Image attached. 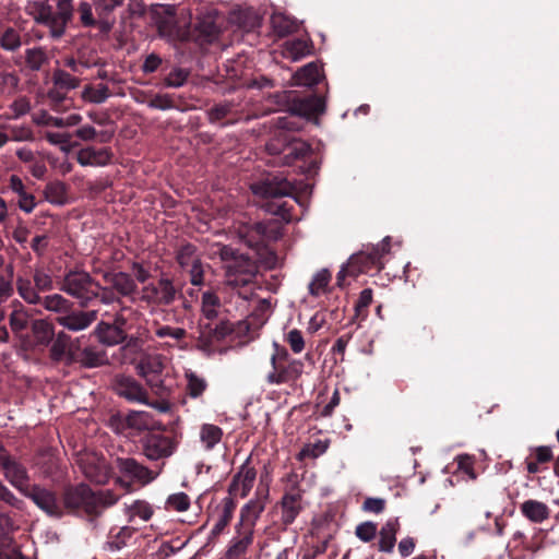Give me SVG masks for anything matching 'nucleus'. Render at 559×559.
I'll return each instance as SVG.
<instances>
[{"mask_svg":"<svg viewBox=\"0 0 559 559\" xmlns=\"http://www.w3.org/2000/svg\"><path fill=\"white\" fill-rule=\"evenodd\" d=\"M211 255H218L225 262V284L233 288L239 289L249 287L250 293H239L245 300H249L253 293L252 286L258 273V265L254 261L238 254L233 248L219 243L211 246Z\"/></svg>","mask_w":559,"mask_h":559,"instance_id":"f257e3e1","label":"nucleus"},{"mask_svg":"<svg viewBox=\"0 0 559 559\" xmlns=\"http://www.w3.org/2000/svg\"><path fill=\"white\" fill-rule=\"evenodd\" d=\"M124 0H81L75 9L79 23L84 28L108 33L115 25V11Z\"/></svg>","mask_w":559,"mask_h":559,"instance_id":"f03ea898","label":"nucleus"},{"mask_svg":"<svg viewBox=\"0 0 559 559\" xmlns=\"http://www.w3.org/2000/svg\"><path fill=\"white\" fill-rule=\"evenodd\" d=\"M19 296L31 306L38 305L41 294L55 288V281L49 269L35 265L29 273L19 274L15 280Z\"/></svg>","mask_w":559,"mask_h":559,"instance_id":"7ed1b4c3","label":"nucleus"},{"mask_svg":"<svg viewBox=\"0 0 559 559\" xmlns=\"http://www.w3.org/2000/svg\"><path fill=\"white\" fill-rule=\"evenodd\" d=\"M73 13V0H57L56 11L48 4H41L35 20L48 28L51 38L60 39L66 34Z\"/></svg>","mask_w":559,"mask_h":559,"instance_id":"20e7f679","label":"nucleus"},{"mask_svg":"<svg viewBox=\"0 0 559 559\" xmlns=\"http://www.w3.org/2000/svg\"><path fill=\"white\" fill-rule=\"evenodd\" d=\"M60 290L79 300L81 307H86L98 296V285L84 271H70L60 284Z\"/></svg>","mask_w":559,"mask_h":559,"instance_id":"39448f33","label":"nucleus"},{"mask_svg":"<svg viewBox=\"0 0 559 559\" xmlns=\"http://www.w3.org/2000/svg\"><path fill=\"white\" fill-rule=\"evenodd\" d=\"M116 467L123 477L128 478V480L122 477L116 479V484L126 491H131L132 484L145 486L158 476V473L139 463L133 457H117Z\"/></svg>","mask_w":559,"mask_h":559,"instance_id":"423d86ee","label":"nucleus"},{"mask_svg":"<svg viewBox=\"0 0 559 559\" xmlns=\"http://www.w3.org/2000/svg\"><path fill=\"white\" fill-rule=\"evenodd\" d=\"M266 150L271 155L280 156L282 165L290 166L310 154V145L302 140H287L285 134L273 138Z\"/></svg>","mask_w":559,"mask_h":559,"instance_id":"0eeeda50","label":"nucleus"},{"mask_svg":"<svg viewBox=\"0 0 559 559\" xmlns=\"http://www.w3.org/2000/svg\"><path fill=\"white\" fill-rule=\"evenodd\" d=\"M307 189V185L302 182L294 183L283 177H273L251 186V190L255 195L262 198L292 197L296 201H298L296 194Z\"/></svg>","mask_w":559,"mask_h":559,"instance_id":"6e6552de","label":"nucleus"},{"mask_svg":"<svg viewBox=\"0 0 559 559\" xmlns=\"http://www.w3.org/2000/svg\"><path fill=\"white\" fill-rule=\"evenodd\" d=\"M135 370L146 384L156 393L164 389L162 373L164 370L163 357L157 354L142 356L135 365Z\"/></svg>","mask_w":559,"mask_h":559,"instance_id":"1a4fd4ad","label":"nucleus"},{"mask_svg":"<svg viewBox=\"0 0 559 559\" xmlns=\"http://www.w3.org/2000/svg\"><path fill=\"white\" fill-rule=\"evenodd\" d=\"M144 456L150 461L170 457L177 450V441L168 436L151 433L141 441Z\"/></svg>","mask_w":559,"mask_h":559,"instance_id":"9d476101","label":"nucleus"},{"mask_svg":"<svg viewBox=\"0 0 559 559\" xmlns=\"http://www.w3.org/2000/svg\"><path fill=\"white\" fill-rule=\"evenodd\" d=\"M78 463L82 473L91 481L105 484L110 476V467L107 460L95 452H85L80 455Z\"/></svg>","mask_w":559,"mask_h":559,"instance_id":"9b49d317","label":"nucleus"},{"mask_svg":"<svg viewBox=\"0 0 559 559\" xmlns=\"http://www.w3.org/2000/svg\"><path fill=\"white\" fill-rule=\"evenodd\" d=\"M22 495L31 499L47 515L53 518L62 515V506L55 491L40 485H32Z\"/></svg>","mask_w":559,"mask_h":559,"instance_id":"f8f14e48","label":"nucleus"},{"mask_svg":"<svg viewBox=\"0 0 559 559\" xmlns=\"http://www.w3.org/2000/svg\"><path fill=\"white\" fill-rule=\"evenodd\" d=\"M177 290L173 282L162 277L156 283H150L142 288L141 299L147 304L167 306L176 299Z\"/></svg>","mask_w":559,"mask_h":559,"instance_id":"ddd939ff","label":"nucleus"},{"mask_svg":"<svg viewBox=\"0 0 559 559\" xmlns=\"http://www.w3.org/2000/svg\"><path fill=\"white\" fill-rule=\"evenodd\" d=\"M273 370L266 376L270 384H283L297 381L304 372V362L299 359H292L286 366L276 365V355L271 357Z\"/></svg>","mask_w":559,"mask_h":559,"instance_id":"4468645a","label":"nucleus"},{"mask_svg":"<svg viewBox=\"0 0 559 559\" xmlns=\"http://www.w3.org/2000/svg\"><path fill=\"white\" fill-rule=\"evenodd\" d=\"M3 477L20 493H23L29 485V475L26 466L15 456L9 455L1 466Z\"/></svg>","mask_w":559,"mask_h":559,"instance_id":"2eb2a0df","label":"nucleus"},{"mask_svg":"<svg viewBox=\"0 0 559 559\" xmlns=\"http://www.w3.org/2000/svg\"><path fill=\"white\" fill-rule=\"evenodd\" d=\"M177 261L181 267L189 271L192 285L199 286L203 283L202 263L193 245L186 243L181 246L177 252Z\"/></svg>","mask_w":559,"mask_h":559,"instance_id":"dca6fc26","label":"nucleus"},{"mask_svg":"<svg viewBox=\"0 0 559 559\" xmlns=\"http://www.w3.org/2000/svg\"><path fill=\"white\" fill-rule=\"evenodd\" d=\"M269 498V489L267 488H259L257 491V496L249 500L241 509L240 512V523L243 528H249L252 533H254V525L260 518L261 513L264 511L266 501Z\"/></svg>","mask_w":559,"mask_h":559,"instance_id":"f3484780","label":"nucleus"},{"mask_svg":"<svg viewBox=\"0 0 559 559\" xmlns=\"http://www.w3.org/2000/svg\"><path fill=\"white\" fill-rule=\"evenodd\" d=\"M63 504L68 509H82L92 514V489L85 484L69 486L63 492Z\"/></svg>","mask_w":559,"mask_h":559,"instance_id":"a211bd4d","label":"nucleus"},{"mask_svg":"<svg viewBox=\"0 0 559 559\" xmlns=\"http://www.w3.org/2000/svg\"><path fill=\"white\" fill-rule=\"evenodd\" d=\"M114 388L118 395L124 397L130 402L148 404L147 392L132 377L117 376L115 379Z\"/></svg>","mask_w":559,"mask_h":559,"instance_id":"6ab92c4d","label":"nucleus"},{"mask_svg":"<svg viewBox=\"0 0 559 559\" xmlns=\"http://www.w3.org/2000/svg\"><path fill=\"white\" fill-rule=\"evenodd\" d=\"M98 312L96 310L79 311L69 310L63 316L57 317V323L71 332H80L86 330L96 321Z\"/></svg>","mask_w":559,"mask_h":559,"instance_id":"aec40b11","label":"nucleus"},{"mask_svg":"<svg viewBox=\"0 0 559 559\" xmlns=\"http://www.w3.org/2000/svg\"><path fill=\"white\" fill-rule=\"evenodd\" d=\"M255 478L257 472L255 468L251 466L249 456L239 467L237 474L234 476L229 486V492L241 498L247 497L253 487Z\"/></svg>","mask_w":559,"mask_h":559,"instance_id":"412c9836","label":"nucleus"},{"mask_svg":"<svg viewBox=\"0 0 559 559\" xmlns=\"http://www.w3.org/2000/svg\"><path fill=\"white\" fill-rule=\"evenodd\" d=\"M290 111L307 119L317 118L325 111V102L320 96H309L293 100Z\"/></svg>","mask_w":559,"mask_h":559,"instance_id":"4be33fe9","label":"nucleus"},{"mask_svg":"<svg viewBox=\"0 0 559 559\" xmlns=\"http://www.w3.org/2000/svg\"><path fill=\"white\" fill-rule=\"evenodd\" d=\"M280 508L282 524L290 525L304 509L302 495L297 491L286 492L281 499Z\"/></svg>","mask_w":559,"mask_h":559,"instance_id":"5701e85b","label":"nucleus"},{"mask_svg":"<svg viewBox=\"0 0 559 559\" xmlns=\"http://www.w3.org/2000/svg\"><path fill=\"white\" fill-rule=\"evenodd\" d=\"M253 543V533L249 528L237 530L225 551V559H246L247 552Z\"/></svg>","mask_w":559,"mask_h":559,"instance_id":"b1692460","label":"nucleus"},{"mask_svg":"<svg viewBox=\"0 0 559 559\" xmlns=\"http://www.w3.org/2000/svg\"><path fill=\"white\" fill-rule=\"evenodd\" d=\"M78 163L81 166H105L111 159L108 148L85 147L78 152Z\"/></svg>","mask_w":559,"mask_h":559,"instance_id":"393cba45","label":"nucleus"},{"mask_svg":"<svg viewBox=\"0 0 559 559\" xmlns=\"http://www.w3.org/2000/svg\"><path fill=\"white\" fill-rule=\"evenodd\" d=\"M390 249V237H385L381 242L374 246L366 247L360 253L353 255L352 260L364 261L366 264L378 265L381 264V259Z\"/></svg>","mask_w":559,"mask_h":559,"instance_id":"a878e982","label":"nucleus"},{"mask_svg":"<svg viewBox=\"0 0 559 559\" xmlns=\"http://www.w3.org/2000/svg\"><path fill=\"white\" fill-rule=\"evenodd\" d=\"M105 281L112 286L122 296H131L136 289V283L132 276L124 272L106 273Z\"/></svg>","mask_w":559,"mask_h":559,"instance_id":"bb28decb","label":"nucleus"},{"mask_svg":"<svg viewBox=\"0 0 559 559\" xmlns=\"http://www.w3.org/2000/svg\"><path fill=\"white\" fill-rule=\"evenodd\" d=\"M233 332V325L228 321H221L212 326L211 324L201 325L200 341L206 345L225 338Z\"/></svg>","mask_w":559,"mask_h":559,"instance_id":"cd10ccee","label":"nucleus"},{"mask_svg":"<svg viewBox=\"0 0 559 559\" xmlns=\"http://www.w3.org/2000/svg\"><path fill=\"white\" fill-rule=\"evenodd\" d=\"M70 336L64 332H59L56 337L51 341L50 357L55 361L66 360L67 362H73L75 357L69 349Z\"/></svg>","mask_w":559,"mask_h":559,"instance_id":"c85d7f7f","label":"nucleus"},{"mask_svg":"<svg viewBox=\"0 0 559 559\" xmlns=\"http://www.w3.org/2000/svg\"><path fill=\"white\" fill-rule=\"evenodd\" d=\"M521 513L533 523H543L549 518V508L538 500H526L520 507Z\"/></svg>","mask_w":559,"mask_h":559,"instance_id":"c756f323","label":"nucleus"},{"mask_svg":"<svg viewBox=\"0 0 559 559\" xmlns=\"http://www.w3.org/2000/svg\"><path fill=\"white\" fill-rule=\"evenodd\" d=\"M271 25L274 33L280 37L293 34L299 28L298 21L283 12H274L271 15Z\"/></svg>","mask_w":559,"mask_h":559,"instance_id":"7c9ffc66","label":"nucleus"},{"mask_svg":"<svg viewBox=\"0 0 559 559\" xmlns=\"http://www.w3.org/2000/svg\"><path fill=\"white\" fill-rule=\"evenodd\" d=\"M98 341L105 345H117L124 340V332L121 326L99 322L95 329Z\"/></svg>","mask_w":559,"mask_h":559,"instance_id":"2f4dec72","label":"nucleus"},{"mask_svg":"<svg viewBox=\"0 0 559 559\" xmlns=\"http://www.w3.org/2000/svg\"><path fill=\"white\" fill-rule=\"evenodd\" d=\"M400 528L397 519H390L380 531L379 550L383 552H392L396 542V533Z\"/></svg>","mask_w":559,"mask_h":559,"instance_id":"473e14b6","label":"nucleus"},{"mask_svg":"<svg viewBox=\"0 0 559 559\" xmlns=\"http://www.w3.org/2000/svg\"><path fill=\"white\" fill-rule=\"evenodd\" d=\"M39 300L38 305L43 306L45 310L57 313L58 316H63L72 308V302L57 293L41 296Z\"/></svg>","mask_w":559,"mask_h":559,"instance_id":"72a5a7b5","label":"nucleus"},{"mask_svg":"<svg viewBox=\"0 0 559 559\" xmlns=\"http://www.w3.org/2000/svg\"><path fill=\"white\" fill-rule=\"evenodd\" d=\"M32 334L36 344L47 346L55 337V328L46 319H35L31 324Z\"/></svg>","mask_w":559,"mask_h":559,"instance_id":"f704fd0d","label":"nucleus"},{"mask_svg":"<svg viewBox=\"0 0 559 559\" xmlns=\"http://www.w3.org/2000/svg\"><path fill=\"white\" fill-rule=\"evenodd\" d=\"M86 368H96L108 364V357L103 349L96 347H85L75 360Z\"/></svg>","mask_w":559,"mask_h":559,"instance_id":"c9c22d12","label":"nucleus"},{"mask_svg":"<svg viewBox=\"0 0 559 559\" xmlns=\"http://www.w3.org/2000/svg\"><path fill=\"white\" fill-rule=\"evenodd\" d=\"M126 424L129 428L142 431L156 427V420L153 415L145 411H132L126 417Z\"/></svg>","mask_w":559,"mask_h":559,"instance_id":"e433bc0d","label":"nucleus"},{"mask_svg":"<svg viewBox=\"0 0 559 559\" xmlns=\"http://www.w3.org/2000/svg\"><path fill=\"white\" fill-rule=\"evenodd\" d=\"M320 79L321 68L314 62L306 64L294 75L295 84L300 86H313Z\"/></svg>","mask_w":559,"mask_h":559,"instance_id":"4c0bfd02","label":"nucleus"},{"mask_svg":"<svg viewBox=\"0 0 559 559\" xmlns=\"http://www.w3.org/2000/svg\"><path fill=\"white\" fill-rule=\"evenodd\" d=\"M111 96V92L106 84L86 85L81 93L83 100L91 104H103Z\"/></svg>","mask_w":559,"mask_h":559,"instance_id":"58836bf2","label":"nucleus"},{"mask_svg":"<svg viewBox=\"0 0 559 559\" xmlns=\"http://www.w3.org/2000/svg\"><path fill=\"white\" fill-rule=\"evenodd\" d=\"M119 498L120 497L110 489H104L97 492L92 491V502L94 504L92 514H100L105 509L116 504Z\"/></svg>","mask_w":559,"mask_h":559,"instance_id":"ea45409f","label":"nucleus"},{"mask_svg":"<svg viewBox=\"0 0 559 559\" xmlns=\"http://www.w3.org/2000/svg\"><path fill=\"white\" fill-rule=\"evenodd\" d=\"M124 512L129 522L134 521L136 518L142 521H148L153 515L152 507L143 500H135L131 504H126Z\"/></svg>","mask_w":559,"mask_h":559,"instance_id":"a19ab883","label":"nucleus"},{"mask_svg":"<svg viewBox=\"0 0 559 559\" xmlns=\"http://www.w3.org/2000/svg\"><path fill=\"white\" fill-rule=\"evenodd\" d=\"M223 430L215 425L204 424L200 429V441L205 450H212L221 440Z\"/></svg>","mask_w":559,"mask_h":559,"instance_id":"79ce46f5","label":"nucleus"},{"mask_svg":"<svg viewBox=\"0 0 559 559\" xmlns=\"http://www.w3.org/2000/svg\"><path fill=\"white\" fill-rule=\"evenodd\" d=\"M218 296L212 292H204L202 295L201 311L205 319L214 320L218 317L221 309Z\"/></svg>","mask_w":559,"mask_h":559,"instance_id":"37998d69","label":"nucleus"},{"mask_svg":"<svg viewBox=\"0 0 559 559\" xmlns=\"http://www.w3.org/2000/svg\"><path fill=\"white\" fill-rule=\"evenodd\" d=\"M187 392L192 399L200 397L207 388L206 380L192 370H186Z\"/></svg>","mask_w":559,"mask_h":559,"instance_id":"c03bdc74","label":"nucleus"},{"mask_svg":"<svg viewBox=\"0 0 559 559\" xmlns=\"http://www.w3.org/2000/svg\"><path fill=\"white\" fill-rule=\"evenodd\" d=\"M31 316L27 309L19 302L9 317L10 328L14 333H20L28 325Z\"/></svg>","mask_w":559,"mask_h":559,"instance_id":"a18cd8bd","label":"nucleus"},{"mask_svg":"<svg viewBox=\"0 0 559 559\" xmlns=\"http://www.w3.org/2000/svg\"><path fill=\"white\" fill-rule=\"evenodd\" d=\"M48 61L46 51L40 47L26 49L25 63L32 71H39L43 66Z\"/></svg>","mask_w":559,"mask_h":559,"instance_id":"49530a36","label":"nucleus"},{"mask_svg":"<svg viewBox=\"0 0 559 559\" xmlns=\"http://www.w3.org/2000/svg\"><path fill=\"white\" fill-rule=\"evenodd\" d=\"M310 53V46L305 39H294L285 44V55L294 61H297Z\"/></svg>","mask_w":559,"mask_h":559,"instance_id":"de8ad7c7","label":"nucleus"},{"mask_svg":"<svg viewBox=\"0 0 559 559\" xmlns=\"http://www.w3.org/2000/svg\"><path fill=\"white\" fill-rule=\"evenodd\" d=\"M20 88V78L14 72L0 73V94L14 95Z\"/></svg>","mask_w":559,"mask_h":559,"instance_id":"09e8293b","label":"nucleus"},{"mask_svg":"<svg viewBox=\"0 0 559 559\" xmlns=\"http://www.w3.org/2000/svg\"><path fill=\"white\" fill-rule=\"evenodd\" d=\"M134 533V528L130 526L121 527L110 539L107 542V547L111 551H118L122 549L129 539H131Z\"/></svg>","mask_w":559,"mask_h":559,"instance_id":"8fccbe9b","label":"nucleus"},{"mask_svg":"<svg viewBox=\"0 0 559 559\" xmlns=\"http://www.w3.org/2000/svg\"><path fill=\"white\" fill-rule=\"evenodd\" d=\"M331 274L326 269H322L317 272L312 281L309 284V293L312 296H320L325 292L328 284L330 283Z\"/></svg>","mask_w":559,"mask_h":559,"instance_id":"3c124183","label":"nucleus"},{"mask_svg":"<svg viewBox=\"0 0 559 559\" xmlns=\"http://www.w3.org/2000/svg\"><path fill=\"white\" fill-rule=\"evenodd\" d=\"M52 82L57 87L66 91L74 90L80 85V80L78 78L61 69L55 70L52 74Z\"/></svg>","mask_w":559,"mask_h":559,"instance_id":"603ef678","label":"nucleus"},{"mask_svg":"<svg viewBox=\"0 0 559 559\" xmlns=\"http://www.w3.org/2000/svg\"><path fill=\"white\" fill-rule=\"evenodd\" d=\"M234 507L231 503H226L218 512L215 518V523L212 527V535H219L225 527L229 524L233 518Z\"/></svg>","mask_w":559,"mask_h":559,"instance_id":"864d4df0","label":"nucleus"},{"mask_svg":"<svg viewBox=\"0 0 559 559\" xmlns=\"http://www.w3.org/2000/svg\"><path fill=\"white\" fill-rule=\"evenodd\" d=\"M22 45L19 31L12 27L5 28L0 36V46L8 51H14Z\"/></svg>","mask_w":559,"mask_h":559,"instance_id":"5fc2aeb1","label":"nucleus"},{"mask_svg":"<svg viewBox=\"0 0 559 559\" xmlns=\"http://www.w3.org/2000/svg\"><path fill=\"white\" fill-rule=\"evenodd\" d=\"M190 498L185 492L170 495L166 500V509L169 511L185 512L190 508Z\"/></svg>","mask_w":559,"mask_h":559,"instance_id":"6e6d98bb","label":"nucleus"},{"mask_svg":"<svg viewBox=\"0 0 559 559\" xmlns=\"http://www.w3.org/2000/svg\"><path fill=\"white\" fill-rule=\"evenodd\" d=\"M31 102L27 97L21 96L14 99L10 106V117L11 119H19L25 115H27L31 110Z\"/></svg>","mask_w":559,"mask_h":559,"instance_id":"4d7b16f0","label":"nucleus"},{"mask_svg":"<svg viewBox=\"0 0 559 559\" xmlns=\"http://www.w3.org/2000/svg\"><path fill=\"white\" fill-rule=\"evenodd\" d=\"M189 71L182 68L173 69L165 78L164 83L167 87H181L188 80Z\"/></svg>","mask_w":559,"mask_h":559,"instance_id":"13d9d810","label":"nucleus"},{"mask_svg":"<svg viewBox=\"0 0 559 559\" xmlns=\"http://www.w3.org/2000/svg\"><path fill=\"white\" fill-rule=\"evenodd\" d=\"M45 139L51 144L59 146L61 151L69 152L71 148L70 133L67 132H45Z\"/></svg>","mask_w":559,"mask_h":559,"instance_id":"bf43d9fd","label":"nucleus"},{"mask_svg":"<svg viewBox=\"0 0 559 559\" xmlns=\"http://www.w3.org/2000/svg\"><path fill=\"white\" fill-rule=\"evenodd\" d=\"M195 27L207 37H212L216 35L218 32V28L215 23V17L212 13H207L199 17Z\"/></svg>","mask_w":559,"mask_h":559,"instance_id":"052dcab7","label":"nucleus"},{"mask_svg":"<svg viewBox=\"0 0 559 559\" xmlns=\"http://www.w3.org/2000/svg\"><path fill=\"white\" fill-rule=\"evenodd\" d=\"M155 335L159 338L170 337L177 342H180L186 337L187 331L182 328L162 325L156 329Z\"/></svg>","mask_w":559,"mask_h":559,"instance_id":"680f3d73","label":"nucleus"},{"mask_svg":"<svg viewBox=\"0 0 559 559\" xmlns=\"http://www.w3.org/2000/svg\"><path fill=\"white\" fill-rule=\"evenodd\" d=\"M284 340L295 354H300L305 348L302 333L297 329H293L287 332Z\"/></svg>","mask_w":559,"mask_h":559,"instance_id":"e2e57ef3","label":"nucleus"},{"mask_svg":"<svg viewBox=\"0 0 559 559\" xmlns=\"http://www.w3.org/2000/svg\"><path fill=\"white\" fill-rule=\"evenodd\" d=\"M33 122L40 127L62 128V117H55L47 111H40L33 116Z\"/></svg>","mask_w":559,"mask_h":559,"instance_id":"0e129e2a","label":"nucleus"},{"mask_svg":"<svg viewBox=\"0 0 559 559\" xmlns=\"http://www.w3.org/2000/svg\"><path fill=\"white\" fill-rule=\"evenodd\" d=\"M147 107L158 110H168L174 108V102L167 94H157L147 102Z\"/></svg>","mask_w":559,"mask_h":559,"instance_id":"69168bd1","label":"nucleus"},{"mask_svg":"<svg viewBox=\"0 0 559 559\" xmlns=\"http://www.w3.org/2000/svg\"><path fill=\"white\" fill-rule=\"evenodd\" d=\"M377 534V525L372 522H365L356 527V536L362 542H370Z\"/></svg>","mask_w":559,"mask_h":559,"instance_id":"338daca9","label":"nucleus"},{"mask_svg":"<svg viewBox=\"0 0 559 559\" xmlns=\"http://www.w3.org/2000/svg\"><path fill=\"white\" fill-rule=\"evenodd\" d=\"M231 111V104L230 103H221L212 107L207 111V116L211 122H217L221 119L228 116V114Z\"/></svg>","mask_w":559,"mask_h":559,"instance_id":"774afa93","label":"nucleus"}]
</instances>
